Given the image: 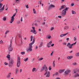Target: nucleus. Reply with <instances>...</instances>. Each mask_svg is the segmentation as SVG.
Segmentation results:
<instances>
[{"label":"nucleus","mask_w":79,"mask_h":79,"mask_svg":"<svg viewBox=\"0 0 79 79\" xmlns=\"http://www.w3.org/2000/svg\"><path fill=\"white\" fill-rule=\"evenodd\" d=\"M67 10H68V7H67L65 9L63 10V12L62 14V16H64V15H66V13Z\"/></svg>","instance_id":"1"},{"label":"nucleus","mask_w":79,"mask_h":79,"mask_svg":"<svg viewBox=\"0 0 79 79\" xmlns=\"http://www.w3.org/2000/svg\"><path fill=\"white\" fill-rule=\"evenodd\" d=\"M13 60H11L10 62H9V67H12L13 64Z\"/></svg>","instance_id":"2"},{"label":"nucleus","mask_w":79,"mask_h":79,"mask_svg":"<svg viewBox=\"0 0 79 79\" xmlns=\"http://www.w3.org/2000/svg\"><path fill=\"white\" fill-rule=\"evenodd\" d=\"M17 66L18 67H19V66H20V64L21 63H20V58L18 57V60H17Z\"/></svg>","instance_id":"3"},{"label":"nucleus","mask_w":79,"mask_h":79,"mask_svg":"<svg viewBox=\"0 0 79 79\" xmlns=\"http://www.w3.org/2000/svg\"><path fill=\"white\" fill-rule=\"evenodd\" d=\"M32 45L30 46L29 47L27 48V51L28 52H31L32 51Z\"/></svg>","instance_id":"4"},{"label":"nucleus","mask_w":79,"mask_h":79,"mask_svg":"<svg viewBox=\"0 0 79 79\" xmlns=\"http://www.w3.org/2000/svg\"><path fill=\"white\" fill-rule=\"evenodd\" d=\"M71 70L67 69L65 72V74L68 75L69 74V73H71Z\"/></svg>","instance_id":"5"},{"label":"nucleus","mask_w":79,"mask_h":79,"mask_svg":"<svg viewBox=\"0 0 79 79\" xmlns=\"http://www.w3.org/2000/svg\"><path fill=\"white\" fill-rule=\"evenodd\" d=\"M45 69V72H46V71L47 70V67L46 66L44 65L43 67L41 69V71H44V69Z\"/></svg>","instance_id":"6"},{"label":"nucleus","mask_w":79,"mask_h":79,"mask_svg":"<svg viewBox=\"0 0 79 79\" xmlns=\"http://www.w3.org/2000/svg\"><path fill=\"white\" fill-rule=\"evenodd\" d=\"M35 42V37H34L33 38V42L29 44V45H30V46H31V45H33V44H34Z\"/></svg>","instance_id":"7"},{"label":"nucleus","mask_w":79,"mask_h":79,"mask_svg":"<svg viewBox=\"0 0 79 79\" xmlns=\"http://www.w3.org/2000/svg\"><path fill=\"white\" fill-rule=\"evenodd\" d=\"M55 6L53 5H51L49 7V9H51V8H55Z\"/></svg>","instance_id":"8"},{"label":"nucleus","mask_w":79,"mask_h":79,"mask_svg":"<svg viewBox=\"0 0 79 79\" xmlns=\"http://www.w3.org/2000/svg\"><path fill=\"white\" fill-rule=\"evenodd\" d=\"M75 73L77 74L79 73V69H76L74 70Z\"/></svg>","instance_id":"9"},{"label":"nucleus","mask_w":79,"mask_h":79,"mask_svg":"<svg viewBox=\"0 0 79 79\" xmlns=\"http://www.w3.org/2000/svg\"><path fill=\"white\" fill-rule=\"evenodd\" d=\"M67 46L69 47V48H72V46L70 43H68L67 44Z\"/></svg>","instance_id":"10"},{"label":"nucleus","mask_w":79,"mask_h":79,"mask_svg":"<svg viewBox=\"0 0 79 79\" xmlns=\"http://www.w3.org/2000/svg\"><path fill=\"white\" fill-rule=\"evenodd\" d=\"M68 34V33H65L64 34H62L61 35H60V37H64V36H65V35H67Z\"/></svg>","instance_id":"11"},{"label":"nucleus","mask_w":79,"mask_h":79,"mask_svg":"<svg viewBox=\"0 0 79 79\" xmlns=\"http://www.w3.org/2000/svg\"><path fill=\"white\" fill-rule=\"evenodd\" d=\"M32 28L33 29V33H34V34H36V33H37V32H35V27H32Z\"/></svg>","instance_id":"12"},{"label":"nucleus","mask_w":79,"mask_h":79,"mask_svg":"<svg viewBox=\"0 0 79 79\" xmlns=\"http://www.w3.org/2000/svg\"><path fill=\"white\" fill-rule=\"evenodd\" d=\"M51 44H52V41H51L48 43L47 46L48 48H50V45H51Z\"/></svg>","instance_id":"13"},{"label":"nucleus","mask_w":79,"mask_h":79,"mask_svg":"<svg viewBox=\"0 0 79 79\" xmlns=\"http://www.w3.org/2000/svg\"><path fill=\"white\" fill-rule=\"evenodd\" d=\"M64 69L63 70H59V73H60V74L62 73V72H64Z\"/></svg>","instance_id":"14"},{"label":"nucleus","mask_w":79,"mask_h":79,"mask_svg":"<svg viewBox=\"0 0 79 79\" xmlns=\"http://www.w3.org/2000/svg\"><path fill=\"white\" fill-rule=\"evenodd\" d=\"M9 52H11V51H13V48H12V47H9Z\"/></svg>","instance_id":"15"},{"label":"nucleus","mask_w":79,"mask_h":79,"mask_svg":"<svg viewBox=\"0 0 79 79\" xmlns=\"http://www.w3.org/2000/svg\"><path fill=\"white\" fill-rule=\"evenodd\" d=\"M73 56H68L67 57V58L69 60H71V58H73Z\"/></svg>","instance_id":"16"},{"label":"nucleus","mask_w":79,"mask_h":79,"mask_svg":"<svg viewBox=\"0 0 79 79\" xmlns=\"http://www.w3.org/2000/svg\"><path fill=\"white\" fill-rule=\"evenodd\" d=\"M50 76V72L48 71V72L47 75H46V77H49Z\"/></svg>","instance_id":"17"},{"label":"nucleus","mask_w":79,"mask_h":79,"mask_svg":"<svg viewBox=\"0 0 79 79\" xmlns=\"http://www.w3.org/2000/svg\"><path fill=\"white\" fill-rule=\"evenodd\" d=\"M11 76V73H10L7 76V78H10Z\"/></svg>","instance_id":"18"},{"label":"nucleus","mask_w":79,"mask_h":79,"mask_svg":"<svg viewBox=\"0 0 79 79\" xmlns=\"http://www.w3.org/2000/svg\"><path fill=\"white\" fill-rule=\"evenodd\" d=\"M15 19V18H11V21L10 22V23H12L13 21H14V20Z\"/></svg>","instance_id":"19"},{"label":"nucleus","mask_w":79,"mask_h":79,"mask_svg":"<svg viewBox=\"0 0 79 79\" xmlns=\"http://www.w3.org/2000/svg\"><path fill=\"white\" fill-rule=\"evenodd\" d=\"M18 69H16L15 70V74H17L18 73Z\"/></svg>","instance_id":"20"},{"label":"nucleus","mask_w":79,"mask_h":79,"mask_svg":"<svg viewBox=\"0 0 79 79\" xmlns=\"http://www.w3.org/2000/svg\"><path fill=\"white\" fill-rule=\"evenodd\" d=\"M65 6H61L60 8V10H61L62 9H63L64 8V7Z\"/></svg>","instance_id":"21"},{"label":"nucleus","mask_w":79,"mask_h":79,"mask_svg":"<svg viewBox=\"0 0 79 79\" xmlns=\"http://www.w3.org/2000/svg\"><path fill=\"white\" fill-rule=\"evenodd\" d=\"M7 58H8V60H10V55H8L6 56Z\"/></svg>","instance_id":"22"},{"label":"nucleus","mask_w":79,"mask_h":79,"mask_svg":"<svg viewBox=\"0 0 79 79\" xmlns=\"http://www.w3.org/2000/svg\"><path fill=\"white\" fill-rule=\"evenodd\" d=\"M72 14H76V12L75 11H74V10H72Z\"/></svg>","instance_id":"23"},{"label":"nucleus","mask_w":79,"mask_h":79,"mask_svg":"<svg viewBox=\"0 0 79 79\" xmlns=\"http://www.w3.org/2000/svg\"><path fill=\"white\" fill-rule=\"evenodd\" d=\"M12 46V41H10V45L9 47H12L11 46Z\"/></svg>","instance_id":"24"},{"label":"nucleus","mask_w":79,"mask_h":79,"mask_svg":"<svg viewBox=\"0 0 79 79\" xmlns=\"http://www.w3.org/2000/svg\"><path fill=\"white\" fill-rule=\"evenodd\" d=\"M53 67H55V60L53 61Z\"/></svg>","instance_id":"25"},{"label":"nucleus","mask_w":79,"mask_h":79,"mask_svg":"<svg viewBox=\"0 0 79 79\" xmlns=\"http://www.w3.org/2000/svg\"><path fill=\"white\" fill-rule=\"evenodd\" d=\"M76 56H79V52L77 53L76 54Z\"/></svg>","instance_id":"26"},{"label":"nucleus","mask_w":79,"mask_h":79,"mask_svg":"<svg viewBox=\"0 0 79 79\" xmlns=\"http://www.w3.org/2000/svg\"><path fill=\"white\" fill-rule=\"evenodd\" d=\"M75 77H79V75L78 74H76L75 75Z\"/></svg>","instance_id":"27"},{"label":"nucleus","mask_w":79,"mask_h":79,"mask_svg":"<svg viewBox=\"0 0 79 79\" xmlns=\"http://www.w3.org/2000/svg\"><path fill=\"white\" fill-rule=\"evenodd\" d=\"M65 28H66V29H65V31H67V30L69 29V27H68V26L65 27Z\"/></svg>","instance_id":"28"},{"label":"nucleus","mask_w":79,"mask_h":79,"mask_svg":"<svg viewBox=\"0 0 79 79\" xmlns=\"http://www.w3.org/2000/svg\"><path fill=\"white\" fill-rule=\"evenodd\" d=\"M33 11L34 14H35V13H36V12H35V9H33Z\"/></svg>","instance_id":"29"},{"label":"nucleus","mask_w":79,"mask_h":79,"mask_svg":"<svg viewBox=\"0 0 79 79\" xmlns=\"http://www.w3.org/2000/svg\"><path fill=\"white\" fill-rule=\"evenodd\" d=\"M28 60V58H27L26 59H24V61H26Z\"/></svg>","instance_id":"30"},{"label":"nucleus","mask_w":79,"mask_h":79,"mask_svg":"<svg viewBox=\"0 0 79 79\" xmlns=\"http://www.w3.org/2000/svg\"><path fill=\"white\" fill-rule=\"evenodd\" d=\"M32 38H33V36H32L31 37V41H32Z\"/></svg>","instance_id":"31"},{"label":"nucleus","mask_w":79,"mask_h":79,"mask_svg":"<svg viewBox=\"0 0 79 79\" xmlns=\"http://www.w3.org/2000/svg\"><path fill=\"white\" fill-rule=\"evenodd\" d=\"M0 44H3V41H2V40H1L0 41Z\"/></svg>","instance_id":"32"},{"label":"nucleus","mask_w":79,"mask_h":79,"mask_svg":"<svg viewBox=\"0 0 79 79\" xmlns=\"http://www.w3.org/2000/svg\"><path fill=\"white\" fill-rule=\"evenodd\" d=\"M25 54V52H21V54H22V55H24V54Z\"/></svg>","instance_id":"33"},{"label":"nucleus","mask_w":79,"mask_h":79,"mask_svg":"<svg viewBox=\"0 0 79 79\" xmlns=\"http://www.w3.org/2000/svg\"><path fill=\"white\" fill-rule=\"evenodd\" d=\"M45 73H44V75H46L47 74V72H48V71L47 70V71H46V72H45Z\"/></svg>","instance_id":"34"},{"label":"nucleus","mask_w":79,"mask_h":79,"mask_svg":"<svg viewBox=\"0 0 79 79\" xmlns=\"http://www.w3.org/2000/svg\"><path fill=\"white\" fill-rule=\"evenodd\" d=\"M2 6H3V4L2 3H0V8H1Z\"/></svg>","instance_id":"35"},{"label":"nucleus","mask_w":79,"mask_h":79,"mask_svg":"<svg viewBox=\"0 0 79 79\" xmlns=\"http://www.w3.org/2000/svg\"><path fill=\"white\" fill-rule=\"evenodd\" d=\"M76 44V42L75 43H74L73 44H71V45L72 46V45H75V44Z\"/></svg>","instance_id":"36"},{"label":"nucleus","mask_w":79,"mask_h":79,"mask_svg":"<svg viewBox=\"0 0 79 79\" xmlns=\"http://www.w3.org/2000/svg\"><path fill=\"white\" fill-rule=\"evenodd\" d=\"M4 10V8H3V7H2V8H1L0 9V10L1 11H2V10Z\"/></svg>","instance_id":"37"},{"label":"nucleus","mask_w":79,"mask_h":79,"mask_svg":"<svg viewBox=\"0 0 79 79\" xmlns=\"http://www.w3.org/2000/svg\"><path fill=\"white\" fill-rule=\"evenodd\" d=\"M6 19V17H4L3 19V20L5 21Z\"/></svg>","instance_id":"38"},{"label":"nucleus","mask_w":79,"mask_h":79,"mask_svg":"<svg viewBox=\"0 0 79 79\" xmlns=\"http://www.w3.org/2000/svg\"><path fill=\"white\" fill-rule=\"evenodd\" d=\"M43 58H40L39 59V61H41V60H43Z\"/></svg>","instance_id":"39"},{"label":"nucleus","mask_w":79,"mask_h":79,"mask_svg":"<svg viewBox=\"0 0 79 79\" xmlns=\"http://www.w3.org/2000/svg\"><path fill=\"white\" fill-rule=\"evenodd\" d=\"M54 29V28L53 27H52L51 28V31H52V30H53Z\"/></svg>","instance_id":"40"},{"label":"nucleus","mask_w":79,"mask_h":79,"mask_svg":"<svg viewBox=\"0 0 79 79\" xmlns=\"http://www.w3.org/2000/svg\"><path fill=\"white\" fill-rule=\"evenodd\" d=\"M42 43H41L40 45V47H42Z\"/></svg>","instance_id":"41"},{"label":"nucleus","mask_w":79,"mask_h":79,"mask_svg":"<svg viewBox=\"0 0 79 79\" xmlns=\"http://www.w3.org/2000/svg\"><path fill=\"white\" fill-rule=\"evenodd\" d=\"M35 69L34 68L33 69H32V72H34V71H35Z\"/></svg>","instance_id":"42"},{"label":"nucleus","mask_w":79,"mask_h":79,"mask_svg":"<svg viewBox=\"0 0 79 79\" xmlns=\"http://www.w3.org/2000/svg\"><path fill=\"white\" fill-rule=\"evenodd\" d=\"M4 64L5 65H8V63H6V62H5Z\"/></svg>","instance_id":"43"},{"label":"nucleus","mask_w":79,"mask_h":79,"mask_svg":"<svg viewBox=\"0 0 79 79\" xmlns=\"http://www.w3.org/2000/svg\"><path fill=\"white\" fill-rule=\"evenodd\" d=\"M71 6H74V3H71Z\"/></svg>","instance_id":"44"},{"label":"nucleus","mask_w":79,"mask_h":79,"mask_svg":"<svg viewBox=\"0 0 79 79\" xmlns=\"http://www.w3.org/2000/svg\"><path fill=\"white\" fill-rule=\"evenodd\" d=\"M35 58H34L32 60V62H34V61H35Z\"/></svg>","instance_id":"45"},{"label":"nucleus","mask_w":79,"mask_h":79,"mask_svg":"<svg viewBox=\"0 0 79 79\" xmlns=\"http://www.w3.org/2000/svg\"><path fill=\"white\" fill-rule=\"evenodd\" d=\"M76 63L75 62L74 63H73V65H76Z\"/></svg>","instance_id":"46"},{"label":"nucleus","mask_w":79,"mask_h":79,"mask_svg":"<svg viewBox=\"0 0 79 79\" xmlns=\"http://www.w3.org/2000/svg\"><path fill=\"white\" fill-rule=\"evenodd\" d=\"M8 32H9V31H6V32L5 34H8Z\"/></svg>","instance_id":"47"},{"label":"nucleus","mask_w":79,"mask_h":79,"mask_svg":"<svg viewBox=\"0 0 79 79\" xmlns=\"http://www.w3.org/2000/svg\"><path fill=\"white\" fill-rule=\"evenodd\" d=\"M58 73L56 72L55 74V75L56 76L57 75H58Z\"/></svg>","instance_id":"48"},{"label":"nucleus","mask_w":79,"mask_h":79,"mask_svg":"<svg viewBox=\"0 0 79 79\" xmlns=\"http://www.w3.org/2000/svg\"><path fill=\"white\" fill-rule=\"evenodd\" d=\"M49 70H51L52 69V68H51V67H50L49 68Z\"/></svg>","instance_id":"49"},{"label":"nucleus","mask_w":79,"mask_h":79,"mask_svg":"<svg viewBox=\"0 0 79 79\" xmlns=\"http://www.w3.org/2000/svg\"><path fill=\"white\" fill-rule=\"evenodd\" d=\"M21 22H23V17H22L21 18Z\"/></svg>","instance_id":"50"},{"label":"nucleus","mask_w":79,"mask_h":79,"mask_svg":"<svg viewBox=\"0 0 79 79\" xmlns=\"http://www.w3.org/2000/svg\"><path fill=\"white\" fill-rule=\"evenodd\" d=\"M74 41L76 40V37H74Z\"/></svg>","instance_id":"51"},{"label":"nucleus","mask_w":79,"mask_h":79,"mask_svg":"<svg viewBox=\"0 0 79 79\" xmlns=\"http://www.w3.org/2000/svg\"><path fill=\"white\" fill-rule=\"evenodd\" d=\"M26 7L27 8H29V7H28V5H27L26 6Z\"/></svg>","instance_id":"52"},{"label":"nucleus","mask_w":79,"mask_h":79,"mask_svg":"<svg viewBox=\"0 0 79 79\" xmlns=\"http://www.w3.org/2000/svg\"><path fill=\"white\" fill-rule=\"evenodd\" d=\"M66 43L64 42L63 43V45H66Z\"/></svg>","instance_id":"53"},{"label":"nucleus","mask_w":79,"mask_h":79,"mask_svg":"<svg viewBox=\"0 0 79 79\" xmlns=\"http://www.w3.org/2000/svg\"><path fill=\"white\" fill-rule=\"evenodd\" d=\"M51 38V36H49L48 37V39H50Z\"/></svg>","instance_id":"54"},{"label":"nucleus","mask_w":79,"mask_h":79,"mask_svg":"<svg viewBox=\"0 0 79 79\" xmlns=\"http://www.w3.org/2000/svg\"><path fill=\"white\" fill-rule=\"evenodd\" d=\"M15 11H16V13H17V11H18V9H16L15 10Z\"/></svg>","instance_id":"55"},{"label":"nucleus","mask_w":79,"mask_h":79,"mask_svg":"<svg viewBox=\"0 0 79 79\" xmlns=\"http://www.w3.org/2000/svg\"><path fill=\"white\" fill-rule=\"evenodd\" d=\"M54 46V44H53L51 45V46H52V47H53V46Z\"/></svg>","instance_id":"56"},{"label":"nucleus","mask_w":79,"mask_h":79,"mask_svg":"<svg viewBox=\"0 0 79 79\" xmlns=\"http://www.w3.org/2000/svg\"><path fill=\"white\" fill-rule=\"evenodd\" d=\"M58 18H61V16H58Z\"/></svg>","instance_id":"57"},{"label":"nucleus","mask_w":79,"mask_h":79,"mask_svg":"<svg viewBox=\"0 0 79 79\" xmlns=\"http://www.w3.org/2000/svg\"><path fill=\"white\" fill-rule=\"evenodd\" d=\"M42 24H43V25H45V22H44L42 23Z\"/></svg>","instance_id":"58"},{"label":"nucleus","mask_w":79,"mask_h":79,"mask_svg":"<svg viewBox=\"0 0 79 79\" xmlns=\"http://www.w3.org/2000/svg\"><path fill=\"white\" fill-rule=\"evenodd\" d=\"M22 71V69H21L20 70V73H21V72Z\"/></svg>","instance_id":"59"},{"label":"nucleus","mask_w":79,"mask_h":79,"mask_svg":"<svg viewBox=\"0 0 79 79\" xmlns=\"http://www.w3.org/2000/svg\"><path fill=\"white\" fill-rule=\"evenodd\" d=\"M39 31H40H40H41V29H40L39 30Z\"/></svg>","instance_id":"60"},{"label":"nucleus","mask_w":79,"mask_h":79,"mask_svg":"<svg viewBox=\"0 0 79 79\" xmlns=\"http://www.w3.org/2000/svg\"><path fill=\"white\" fill-rule=\"evenodd\" d=\"M3 0H0V3H1L2 1H3Z\"/></svg>","instance_id":"61"},{"label":"nucleus","mask_w":79,"mask_h":79,"mask_svg":"<svg viewBox=\"0 0 79 79\" xmlns=\"http://www.w3.org/2000/svg\"><path fill=\"white\" fill-rule=\"evenodd\" d=\"M53 52H52V53L51 54V55H53Z\"/></svg>","instance_id":"62"},{"label":"nucleus","mask_w":79,"mask_h":79,"mask_svg":"<svg viewBox=\"0 0 79 79\" xmlns=\"http://www.w3.org/2000/svg\"><path fill=\"white\" fill-rule=\"evenodd\" d=\"M38 48V47H37V46H36V47H35V48H36V49H37Z\"/></svg>","instance_id":"63"},{"label":"nucleus","mask_w":79,"mask_h":79,"mask_svg":"<svg viewBox=\"0 0 79 79\" xmlns=\"http://www.w3.org/2000/svg\"><path fill=\"white\" fill-rule=\"evenodd\" d=\"M56 79H60V78H57Z\"/></svg>","instance_id":"64"}]
</instances>
